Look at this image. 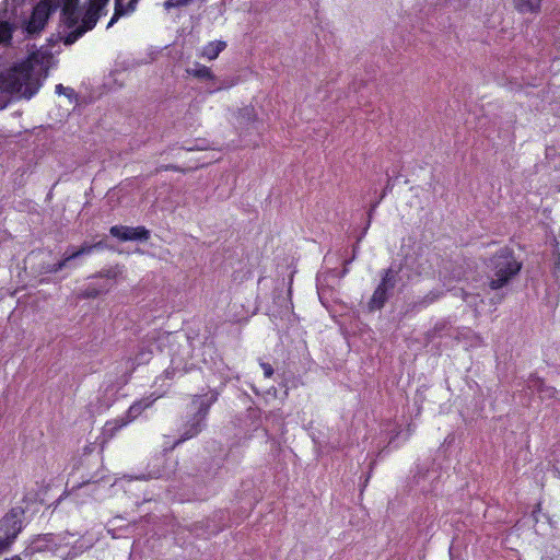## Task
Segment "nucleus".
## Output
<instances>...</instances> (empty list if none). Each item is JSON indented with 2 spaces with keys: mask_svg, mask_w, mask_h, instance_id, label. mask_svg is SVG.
<instances>
[{
  "mask_svg": "<svg viewBox=\"0 0 560 560\" xmlns=\"http://www.w3.org/2000/svg\"><path fill=\"white\" fill-rule=\"evenodd\" d=\"M218 399V394H212V396L208 400H200V397L196 396L192 400V404H198V409L192 418L185 424L184 431L179 438V440L175 443L178 445L196 435H198L203 425V421L209 413L210 407Z\"/></svg>",
  "mask_w": 560,
  "mask_h": 560,
  "instance_id": "4",
  "label": "nucleus"
},
{
  "mask_svg": "<svg viewBox=\"0 0 560 560\" xmlns=\"http://www.w3.org/2000/svg\"><path fill=\"white\" fill-rule=\"evenodd\" d=\"M54 9L78 5L79 0H52Z\"/></svg>",
  "mask_w": 560,
  "mask_h": 560,
  "instance_id": "24",
  "label": "nucleus"
},
{
  "mask_svg": "<svg viewBox=\"0 0 560 560\" xmlns=\"http://www.w3.org/2000/svg\"><path fill=\"white\" fill-rule=\"evenodd\" d=\"M85 34V30H82L80 26H77L74 30L69 32L63 38L62 43L66 46H70L74 44L80 37H82Z\"/></svg>",
  "mask_w": 560,
  "mask_h": 560,
  "instance_id": "20",
  "label": "nucleus"
},
{
  "mask_svg": "<svg viewBox=\"0 0 560 560\" xmlns=\"http://www.w3.org/2000/svg\"><path fill=\"white\" fill-rule=\"evenodd\" d=\"M128 423H130V422L126 418L106 421V423L104 425V434L108 439H113L117 434V432L120 431Z\"/></svg>",
  "mask_w": 560,
  "mask_h": 560,
  "instance_id": "15",
  "label": "nucleus"
},
{
  "mask_svg": "<svg viewBox=\"0 0 560 560\" xmlns=\"http://www.w3.org/2000/svg\"><path fill=\"white\" fill-rule=\"evenodd\" d=\"M56 11L52 0H40L33 9L31 18L26 24L28 34H37L44 30L50 14Z\"/></svg>",
  "mask_w": 560,
  "mask_h": 560,
  "instance_id": "5",
  "label": "nucleus"
},
{
  "mask_svg": "<svg viewBox=\"0 0 560 560\" xmlns=\"http://www.w3.org/2000/svg\"><path fill=\"white\" fill-rule=\"evenodd\" d=\"M491 264L494 270V278L489 281L491 290H499L520 273L523 264L515 257L514 250L508 246L500 248L492 257Z\"/></svg>",
  "mask_w": 560,
  "mask_h": 560,
  "instance_id": "2",
  "label": "nucleus"
},
{
  "mask_svg": "<svg viewBox=\"0 0 560 560\" xmlns=\"http://www.w3.org/2000/svg\"><path fill=\"white\" fill-rule=\"evenodd\" d=\"M102 10L89 5L82 16L81 24L79 26L82 30H85V33L92 31L102 16Z\"/></svg>",
  "mask_w": 560,
  "mask_h": 560,
  "instance_id": "10",
  "label": "nucleus"
},
{
  "mask_svg": "<svg viewBox=\"0 0 560 560\" xmlns=\"http://www.w3.org/2000/svg\"><path fill=\"white\" fill-rule=\"evenodd\" d=\"M109 0H90L89 5L94 7L98 10H104Z\"/></svg>",
  "mask_w": 560,
  "mask_h": 560,
  "instance_id": "28",
  "label": "nucleus"
},
{
  "mask_svg": "<svg viewBox=\"0 0 560 560\" xmlns=\"http://www.w3.org/2000/svg\"><path fill=\"white\" fill-rule=\"evenodd\" d=\"M401 271L400 267H388L381 272V281L377 287L386 290L387 292H392L398 283L399 273Z\"/></svg>",
  "mask_w": 560,
  "mask_h": 560,
  "instance_id": "7",
  "label": "nucleus"
},
{
  "mask_svg": "<svg viewBox=\"0 0 560 560\" xmlns=\"http://www.w3.org/2000/svg\"><path fill=\"white\" fill-rule=\"evenodd\" d=\"M96 294H97L96 292H90V293L88 294V296H96Z\"/></svg>",
  "mask_w": 560,
  "mask_h": 560,
  "instance_id": "33",
  "label": "nucleus"
},
{
  "mask_svg": "<svg viewBox=\"0 0 560 560\" xmlns=\"http://www.w3.org/2000/svg\"><path fill=\"white\" fill-rule=\"evenodd\" d=\"M389 295V292L380 287H376L368 302L369 310L371 312L382 310L385 306L386 302L388 301Z\"/></svg>",
  "mask_w": 560,
  "mask_h": 560,
  "instance_id": "11",
  "label": "nucleus"
},
{
  "mask_svg": "<svg viewBox=\"0 0 560 560\" xmlns=\"http://www.w3.org/2000/svg\"><path fill=\"white\" fill-rule=\"evenodd\" d=\"M23 528V511L11 509L0 518V555L7 551Z\"/></svg>",
  "mask_w": 560,
  "mask_h": 560,
  "instance_id": "3",
  "label": "nucleus"
},
{
  "mask_svg": "<svg viewBox=\"0 0 560 560\" xmlns=\"http://www.w3.org/2000/svg\"><path fill=\"white\" fill-rule=\"evenodd\" d=\"M39 88V79L34 77L33 67L30 63H21L4 73H0V90L8 94L20 93L30 100Z\"/></svg>",
  "mask_w": 560,
  "mask_h": 560,
  "instance_id": "1",
  "label": "nucleus"
},
{
  "mask_svg": "<svg viewBox=\"0 0 560 560\" xmlns=\"http://www.w3.org/2000/svg\"><path fill=\"white\" fill-rule=\"evenodd\" d=\"M54 542V535L52 534H46L42 537H38L32 546V549L36 552H45L50 551V555L43 553L39 557H34L32 560H49L48 558H54V549L50 548V544Z\"/></svg>",
  "mask_w": 560,
  "mask_h": 560,
  "instance_id": "9",
  "label": "nucleus"
},
{
  "mask_svg": "<svg viewBox=\"0 0 560 560\" xmlns=\"http://www.w3.org/2000/svg\"><path fill=\"white\" fill-rule=\"evenodd\" d=\"M443 295L444 292L441 290H431L415 303V307L419 310L425 308L434 302L439 301Z\"/></svg>",
  "mask_w": 560,
  "mask_h": 560,
  "instance_id": "16",
  "label": "nucleus"
},
{
  "mask_svg": "<svg viewBox=\"0 0 560 560\" xmlns=\"http://www.w3.org/2000/svg\"><path fill=\"white\" fill-rule=\"evenodd\" d=\"M187 73L202 80H213L214 74L211 69L205 65H198L195 69H188Z\"/></svg>",
  "mask_w": 560,
  "mask_h": 560,
  "instance_id": "18",
  "label": "nucleus"
},
{
  "mask_svg": "<svg viewBox=\"0 0 560 560\" xmlns=\"http://www.w3.org/2000/svg\"><path fill=\"white\" fill-rule=\"evenodd\" d=\"M109 233L113 237L122 242L148 241L150 238V231L144 226L114 225L109 229Z\"/></svg>",
  "mask_w": 560,
  "mask_h": 560,
  "instance_id": "6",
  "label": "nucleus"
},
{
  "mask_svg": "<svg viewBox=\"0 0 560 560\" xmlns=\"http://www.w3.org/2000/svg\"><path fill=\"white\" fill-rule=\"evenodd\" d=\"M194 0H165L163 7L165 10L182 8L190 4Z\"/></svg>",
  "mask_w": 560,
  "mask_h": 560,
  "instance_id": "22",
  "label": "nucleus"
},
{
  "mask_svg": "<svg viewBox=\"0 0 560 560\" xmlns=\"http://www.w3.org/2000/svg\"><path fill=\"white\" fill-rule=\"evenodd\" d=\"M162 171H174V172H182V173L186 172V170H184L177 165H174V164L160 165L159 167L155 168L156 174Z\"/></svg>",
  "mask_w": 560,
  "mask_h": 560,
  "instance_id": "26",
  "label": "nucleus"
},
{
  "mask_svg": "<svg viewBox=\"0 0 560 560\" xmlns=\"http://www.w3.org/2000/svg\"><path fill=\"white\" fill-rule=\"evenodd\" d=\"M165 373H166V376H167V377H171V372H170V370H166V371H165Z\"/></svg>",
  "mask_w": 560,
  "mask_h": 560,
  "instance_id": "34",
  "label": "nucleus"
},
{
  "mask_svg": "<svg viewBox=\"0 0 560 560\" xmlns=\"http://www.w3.org/2000/svg\"><path fill=\"white\" fill-rule=\"evenodd\" d=\"M4 560H22L20 556L15 555L10 558H5Z\"/></svg>",
  "mask_w": 560,
  "mask_h": 560,
  "instance_id": "31",
  "label": "nucleus"
},
{
  "mask_svg": "<svg viewBox=\"0 0 560 560\" xmlns=\"http://www.w3.org/2000/svg\"><path fill=\"white\" fill-rule=\"evenodd\" d=\"M69 261H70V260H66V257H65V258H63V259H61L60 261H58V262H56V264H54V265H49V266L47 267V270H46V271H47V272H49V273H57V272H59L60 270H62V269L66 267L67 262H69Z\"/></svg>",
  "mask_w": 560,
  "mask_h": 560,
  "instance_id": "23",
  "label": "nucleus"
},
{
  "mask_svg": "<svg viewBox=\"0 0 560 560\" xmlns=\"http://www.w3.org/2000/svg\"><path fill=\"white\" fill-rule=\"evenodd\" d=\"M225 47L226 43L223 40L210 42L203 46L201 56L209 60H213L225 49Z\"/></svg>",
  "mask_w": 560,
  "mask_h": 560,
  "instance_id": "13",
  "label": "nucleus"
},
{
  "mask_svg": "<svg viewBox=\"0 0 560 560\" xmlns=\"http://www.w3.org/2000/svg\"><path fill=\"white\" fill-rule=\"evenodd\" d=\"M542 0H514L515 9L520 13H538Z\"/></svg>",
  "mask_w": 560,
  "mask_h": 560,
  "instance_id": "14",
  "label": "nucleus"
},
{
  "mask_svg": "<svg viewBox=\"0 0 560 560\" xmlns=\"http://www.w3.org/2000/svg\"><path fill=\"white\" fill-rule=\"evenodd\" d=\"M261 368L265 377L270 378L273 375V368L269 363H261Z\"/></svg>",
  "mask_w": 560,
  "mask_h": 560,
  "instance_id": "29",
  "label": "nucleus"
},
{
  "mask_svg": "<svg viewBox=\"0 0 560 560\" xmlns=\"http://www.w3.org/2000/svg\"><path fill=\"white\" fill-rule=\"evenodd\" d=\"M14 27L8 21H0V45L10 44L12 40Z\"/></svg>",
  "mask_w": 560,
  "mask_h": 560,
  "instance_id": "19",
  "label": "nucleus"
},
{
  "mask_svg": "<svg viewBox=\"0 0 560 560\" xmlns=\"http://www.w3.org/2000/svg\"><path fill=\"white\" fill-rule=\"evenodd\" d=\"M92 246H94V249L95 248L103 249V248H105L106 245H105V243L103 241H100V242H97L95 244H92Z\"/></svg>",
  "mask_w": 560,
  "mask_h": 560,
  "instance_id": "30",
  "label": "nucleus"
},
{
  "mask_svg": "<svg viewBox=\"0 0 560 560\" xmlns=\"http://www.w3.org/2000/svg\"><path fill=\"white\" fill-rule=\"evenodd\" d=\"M94 250V246L92 244L84 243L78 250L73 252L72 254L66 256V260H72L75 259L82 255L91 254Z\"/></svg>",
  "mask_w": 560,
  "mask_h": 560,
  "instance_id": "21",
  "label": "nucleus"
},
{
  "mask_svg": "<svg viewBox=\"0 0 560 560\" xmlns=\"http://www.w3.org/2000/svg\"><path fill=\"white\" fill-rule=\"evenodd\" d=\"M78 21V5L61 8V22L67 28H74Z\"/></svg>",
  "mask_w": 560,
  "mask_h": 560,
  "instance_id": "12",
  "label": "nucleus"
},
{
  "mask_svg": "<svg viewBox=\"0 0 560 560\" xmlns=\"http://www.w3.org/2000/svg\"><path fill=\"white\" fill-rule=\"evenodd\" d=\"M56 93L59 94V95L63 94V95H66L68 97L74 96V90L71 89V88H66L62 84H57L56 85Z\"/></svg>",
  "mask_w": 560,
  "mask_h": 560,
  "instance_id": "27",
  "label": "nucleus"
},
{
  "mask_svg": "<svg viewBox=\"0 0 560 560\" xmlns=\"http://www.w3.org/2000/svg\"><path fill=\"white\" fill-rule=\"evenodd\" d=\"M151 354H152V353H151V351L142 349V350H141V351H139V353L136 355L135 361H136L138 364H141V363L148 362V361L151 359Z\"/></svg>",
  "mask_w": 560,
  "mask_h": 560,
  "instance_id": "25",
  "label": "nucleus"
},
{
  "mask_svg": "<svg viewBox=\"0 0 560 560\" xmlns=\"http://www.w3.org/2000/svg\"><path fill=\"white\" fill-rule=\"evenodd\" d=\"M151 402H147V401H143V400H139V401H136L133 402L129 409L127 410V413H126V419L129 420V422H131L132 420H135L137 417H139L143 410H145L148 407H150Z\"/></svg>",
  "mask_w": 560,
  "mask_h": 560,
  "instance_id": "17",
  "label": "nucleus"
},
{
  "mask_svg": "<svg viewBox=\"0 0 560 560\" xmlns=\"http://www.w3.org/2000/svg\"><path fill=\"white\" fill-rule=\"evenodd\" d=\"M468 298H469V294H468V293H466V292H464V294H463V299H464V301L468 302Z\"/></svg>",
  "mask_w": 560,
  "mask_h": 560,
  "instance_id": "32",
  "label": "nucleus"
},
{
  "mask_svg": "<svg viewBox=\"0 0 560 560\" xmlns=\"http://www.w3.org/2000/svg\"><path fill=\"white\" fill-rule=\"evenodd\" d=\"M140 0H129L125 5L122 0H115L114 14L107 24V28L112 27L120 18L130 15L137 10Z\"/></svg>",
  "mask_w": 560,
  "mask_h": 560,
  "instance_id": "8",
  "label": "nucleus"
}]
</instances>
